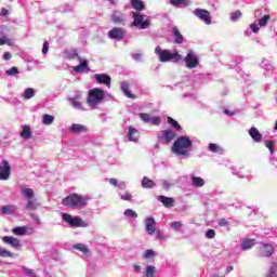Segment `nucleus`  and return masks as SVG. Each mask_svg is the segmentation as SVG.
Returning a JSON list of instances; mask_svg holds the SVG:
<instances>
[{"mask_svg": "<svg viewBox=\"0 0 277 277\" xmlns=\"http://www.w3.org/2000/svg\"><path fill=\"white\" fill-rule=\"evenodd\" d=\"M249 135L252 137L253 142H262L263 141V134L256 129L255 127L250 128Z\"/></svg>", "mask_w": 277, "mask_h": 277, "instance_id": "15", "label": "nucleus"}, {"mask_svg": "<svg viewBox=\"0 0 277 277\" xmlns=\"http://www.w3.org/2000/svg\"><path fill=\"white\" fill-rule=\"evenodd\" d=\"M233 269H234L233 266H227V267H226V273H227V274H230V272H233Z\"/></svg>", "mask_w": 277, "mask_h": 277, "instance_id": "64", "label": "nucleus"}, {"mask_svg": "<svg viewBox=\"0 0 277 277\" xmlns=\"http://www.w3.org/2000/svg\"><path fill=\"white\" fill-rule=\"evenodd\" d=\"M12 174V167L8 160H2L0 166V181L10 180V175Z\"/></svg>", "mask_w": 277, "mask_h": 277, "instance_id": "11", "label": "nucleus"}, {"mask_svg": "<svg viewBox=\"0 0 277 277\" xmlns=\"http://www.w3.org/2000/svg\"><path fill=\"white\" fill-rule=\"evenodd\" d=\"M176 138V132H173L171 129L161 131L158 134V142L161 144H170Z\"/></svg>", "mask_w": 277, "mask_h": 277, "instance_id": "6", "label": "nucleus"}, {"mask_svg": "<svg viewBox=\"0 0 277 277\" xmlns=\"http://www.w3.org/2000/svg\"><path fill=\"white\" fill-rule=\"evenodd\" d=\"M8 14H10V11H8V9L5 8H2L0 12V16H8Z\"/></svg>", "mask_w": 277, "mask_h": 277, "instance_id": "59", "label": "nucleus"}, {"mask_svg": "<svg viewBox=\"0 0 277 277\" xmlns=\"http://www.w3.org/2000/svg\"><path fill=\"white\" fill-rule=\"evenodd\" d=\"M145 226L148 235H155L157 234V237L161 239V230L157 228V222L153 217H147L145 220Z\"/></svg>", "mask_w": 277, "mask_h": 277, "instance_id": "10", "label": "nucleus"}, {"mask_svg": "<svg viewBox=\"0 0 277 277\" xmlns=\"http://www.w3.org/2000/svg\"><path fill=\"white\" fill-rule=\"evenodd\" d=\"M193 14H195L197 18H199V21H202L205 25H211V12H209L208 10L195 9L193 11Z\"/></svg>", "mask_w": 277, "mask_h": 277, "instance_id": "9", "label": "nucleus"}, {"mask_svg": "<svg viewBox=\"0 0 277 277\" xmlns=\"http://www.w3.org/2000/svg\"><path fill=\"white\" fill-rule=\"evenodd\" d=\"M170 4L174 8H180V5H189V0H170Z\"/></svg>", "mask_w": 277, "mask_h": 277, "instance_id": "32", "label": "nucleus"}, {"mask_svg": "<svg viewBox=\"0 0 277 277\" xmlns=\"http://www.w3.org/2000/svg\"><path fill=\"white\" fill-rule=\"evenodd\" d=\"M120 198H121V200L131 202V200H133V195H131V193H126L123 195H120Z\"/></svg>", "mask_w": 277, "mask_h": 277, "instance_id": "46", "label": "nucleus"}, {"mask_svg": "<svg viewBox=\"0 0 277 277\" xmlns=\"http://www.w3.org/2000/svg\"><path fill=\"white\" fill-rule=\"evenodd\" d=\"M131 5L134 10H136V12H142V10L145 8L144 1L142 0H131Z\"/></svg>", "mask_w": 277, "mask_h": 277, "instance_id": "26", "label": "nucleus"}, {"mask_svg": "<svg viewBox=\"0 0 277 277\" xmlns=\"http://www.w3.org/2000/svg\"><path fill=\"white\" fill-rule=\"evenodd\" d=\"M128 138L130 142H137V140H140V132H137V129L130 128Z\"/></svg>", "mask_w": 277, "mask_h": 277, "instance_id": "21", "label": "nucleus"}, {"mask_svg": "<svg viewBox=\"0 0 277 277\" xmlns=\"http://www.w3.org/2000/svg\"><path fill=\"white\" fill-rule=\"evenodd\" d=\"M11 213H14V206H4L1 209L2 215H11Z\"/></svg>", "mask_w": 277, "mask_h": 277, "instance_id": "37", "label": "nucleus"}, {"mask_svg": "<svg viewBox=\"0 0 277 277\" xmlns=\"http://www.w3.org/2000/svg\"><path fill=\"white\" fill-rule=\"evenodd\" d=\"M69 131L71 133H88V127H85L83 124H79V123H74L69 128Z\"/></svg>", "mask_w": 277, "mask_h": 277, "instance_id": "18", "label": "nucleus"}, {"mask_svg": "<svg viewBox=\"0 0 277 277\" xmlns=\"http://www.w3.org/2000/svg\"><path fill=\"white\" fill-rule=\"evenodd\" d=\"M276 269H277V264L276 262H274L272 268L269 269V274L266 277H276Z\"/></svg>", "mask_w": 277, "mask_h": 277, "instance_id": "47", "label": "nucleus"}, {"mask_svg": "<svg viewBox=\"0 0 277 277\" xmlns=\"http://www.w3.org/2000/svg\"><path fill=\"white\" fill-rule=\"evenodd\" d=\"M181 226H183V223H181L179 221H174L171 223V228H173L174 230H179V228H181Z\"/></svg>", "mask_w": 277, "mask_h": 277, "instance_id": "50", "label": "nucleus"}, {"mask_svg": "<svg viewBox=\"0 0 277 277\" xmlns=\"http://www.w3.org/2000/svg\"><path fill=\"white\" fill-rule=\"evenodd\" d=\"M2 241L12 248H21V240H18V238H14L12 236H3Z\"/></svg>", "mask_w": 277, "mask_h": 277, "instance_id": "14", "label": "nucleus"}, {"mask_svg": "<svg viewBox=\"0 0 277 277\" xmlns=\"http://www.w3.org/2000/svg\"><path fill=\"white\" fill-rule=\"evenodd\" d=\"M250 28H251V31H253V34H259V30H260L259 24L253 23L250 25Z\"/></svg>", "mask_w": 277, "mask_h": 277, "instance_id": "56", "label": "nucleus"}, {"mask_svg": "<svg viewBox=\"0 0 277 277\" xmlns=\"http://www.w3.org/2000/svg\"><path fill=\"white\" fill-rule=\"evenodd\" d=\"M272 254H274V246L269 243H264L261 256L269 258L272 256Z\"/></svg>", "mask_w": 277, "mask_h": 277, "instance_id": "20", "label": "nucleus"}, {"mask_svg": "<svg viewBox=\"0 0 277 277\" xmlns=\"http://www.w3.org/2000/svg\"><path fill=\"white\" fill-rule=\"evenodd\" d=\"M36 95V91L31 88H27L25 91H24V98L26 101H29V98H34V96Z\"/></svg>", "mask_w": 277, "mask_h": 277, "instance_id": "34", "label": "nucleus"}, {"mask_svg": "<svg viewBox=\"0 0 277 277\" xmlns=\"http://www.w3.org/2000/svg\"><path fill=\"white\" fill-rule=\"evenodd\" d=\"M63 221L66 222L67 224H69V226H71V228H87L88 223L83 220H81V217L79 216H75L72 217V215L68 214V213H64L63 214Z\"/></svg>", "mask_w": 277, "mask_h": 277, "instance_id": "5", "label": "nucleus"}, {"mask_svg": "<svg viewBox=\"0 0 277 277\" xmlns=\"http://www.w3.org/2000/svg\"><path fill=\"white\" fill-rule=\"evenodd\" d=\"M209 150L211 151V153H222V150H224V149H222V147H220L217 144H215V143H210L209 144Z\"/></svg>", "mask_w": 277, "mask_h": 277, "instance_id": "41", "label": "nucleus"}, {"mask_svg": "<svg viewBox=\"0 0 277 277\" xmlns=\"http://www.w3.org/2000/svg\"><path fill=\"white\" fill-rule=\"evenodd\" d=\"M133 26L138 27V29H148L150 27V19H145L141 13L133 12Z\"/></svg>", "mask_w": 277, "mask_h": 277, "instance_id": "7", "label": "nucleus"}, {"mask_svg": "<svg viewBox=\"0 0 277 277\" xmlns=\"http://www.w3.org/2000/svg\"><path fill=\"white\" fill-rule=\"evenodd\" d=\"M145 277H155V266L147 265Z\"/></svg>", "mask_w": 277, "mask_h": 277, "instance_id": "42", "label": "nucleus"}, {"mask_svg": "<svg viewBox=\"0 0 277 277\" xmlns=\"http://www.w3.org/2000/svg\"><path fill=\"white\" fill-rule=\"evenodd\" d=\"M184 62L186 64V68H197L200 64V61L198 60L196 53L193 50H189L187 55L184 58Z\"/></svg>", "mask_w": 277, "mask_h": 277, "instance_id": "8", "label": "nucleus"}, {"mask_svg": "<svg viewBox=\"0 0 277 277\" xmlns=\"http://www.w3.org/2000/svg\"><path fill=\"white\" fill-rule=\"evenodd\" d=\"M224 114H227L228 116H235V113H233V111H230L228 109H225Z\"/></svg>", "mask_w": 277, "mask_h": 277, "instance_id": "63", "label": "nucleus"}, {"mask_svg": "<svg viewBox=\"0 0 277 277\" xmlns=\"http://www.w3.org/2000/svg\"><path fill=\"white\" fill-rule=\"evenodd\" d=\"M108 182H109L110 185H114V187L118 186V180H116V179H114V177H110V179L108 180Z\"/></svg>", "mask_w": 277, "mask_h": 277, "instance_id": "58", "label": "nucleus"}, {"mask_svg": "<svg viewBox=\"0 0 277 277\" xmlns=\"http://www.w3.org/2000/svg\"><path fill=\"white\" fill-rule=\"evenodd\" d=\"M74 250H79V252H82V254H85V256H90V249L83 243H77L72 246Z\"/></svg>", "mask_w": 277, "mask_h": 277, "instance_id": "23", "label": "nucleus"}, {"mask_svg": "<svg viewBox=\"0 0 277 277\" xmlns=\"http://www.w3.org/2000/svg\"><path fill=\"white\" fill-rule=\"evenodd\" d=\"M87 69H88V61H83L79 65L74 67L75 72H83Z\"/></svg>", "mask_w": 277, "mask_h": 277, "instance_id": "30", "label": "nucleus"}, {"mask_svg": "<svg viewBox=\"0 0 277 277\" xmlns=\"http://www.w3.org/2000/svg\"><path fill=\"white\" fill-rule=\"evenodd\" d=\"M38 208V203H36V201L28 199L27 203H26V209L28 211H36V209Z\"/></svg>", "mask_w": 277, "mask_h": 277, "instance_id": "39", "label": "nucleus"}, {"mask_svg": "<svg viewBox=\"0 0 277 277\" xmlns=\"http://www.w3.org/2000/svg\"><path fill=\"white\" fill-rule=\"evenodd\" d=\"M192 140L187 136H179L171 148L172 153L181 157H189Z\"/></svg>", "mask_w": 277, "mask_h": 277, "instance_id": "2", "label": "nucleus"}, {"mask_svg": "<svg viewBox=\"0 0 277 277\" xmlns=\"http://www.w3.org/2000/svg\"><path fill=\"white\" fill-rule=\"evenodd\" d=\"M219 226L221 227L230 226V223L226 221V219H221L219 220Z\"/></svg>", "mask_w": 277, "mask_h": 277, "instance_id": "53", "label": "nucleus"}, {"mask_svg": "<svg viewBox=\"0 0 277 277\" xmlns=\"http://www.w3.org/2000/svg\"><path fill=\"white\" fill-rule=\"evenodd\" d=\"M42 53L43 55H47V53H49V41L43 42Z\"/></svg>", "mask_w": 277, "mask_h": 277, "instance_id": "55", "label": "nucleus"}, {"mask_svg": "<svg viewBox=\"0 0 277 277\" xmlns=\"http://www.w3.org/2000/svg\"><path fill=\"white\" fill-rule=\"evenodd\" d=\"M6 75L12 77V75H18V68L17 67H12L11 69L6 70Z\"/></svg>", "mask_w": 277, "mask_h": 277, "instance_id": "52", "label": "nucleus"}, {"mask_svg": "<svg viewBox=\"0 0 277 277\" xmlns=\"http://www.w3.org/2000/svg\"><path fill=\"white\" fill-rule=\"evenodd\" d=\"M26 276H34V271L29 268H25Z\"/></svg>", "mask_w": 277, "mask_h": 277, "instance_id": "61", "label": "nucleus"}, {"mask_svg": "<svg viewBox=\"0 0 277 277\" xmlns=\"http://www.w3.org/2000/svg\"><path fill=\"white\" fill-rule=\"evenodd\" d=\"M94 78H95V81H97V83L107 85V88L111 85V77H109V75L107 74H96Z\"/></svg>", "mask_w": 277, "mask_h": 277, "instance_id": "13", "label": "nucleus"}, {"mask_svg": "<svg viewBox=\"0 0 277 277\" xmlns=\"http://www.w3.org/2000/svg\"><path fill=\"white\" fill-rule=\"evenodd\" d=\"M266 148H268L271 155H274V146H276V142L274 141H266L265 142Z\"/></svg>", "mask_w": 277, "mask_h": 277, "instance_id": "43", "label": "nucleus"}, {"mask_svg": "<svg viewBox=\"0 0 277 277\" xmlns=\"http://www.w3.org/2000/svg\"><path fill=\"white\" fill-rule=\"evenodd\" d=\"M111 19H113V23H115V25H118V24H120V23H124V15L123 14H114L113 15V17H111Z\"/></svg>", "mask_w": 277, "mask_h": 277, "instance_id": "36", "label": "nucleus"}, {"mask_svg": "<svg viewBox=\"0 0 277 277\" xmlns=\"http://www.w3.org/2000/svg\"><path fill=\"white\" fill-rule=\"evenodd\" d=\"M3 60H5V61L12 60V54L10 52H4L3 53Z\"/></svg>", "mask_w": 277, "mask_h": 277, "instance_id": "57", "label": "nucleus"}, {"mask_svg": "<svg viewBox=\"0 0 277 277\" xmlns=\"http://www.w3.org/2000/svg\"><path fill=\"white\" fill-rule=\"evenodd\" d=\"M19 137L23 140H31L32 134H31V127L30 126H22V131L19 133Z\"/></svg>", "mask_w": 277, "mask_h": 277, "instance_id": "17", "label": "nucleus"}, {"mask_svg": "<svg viewBox=\"0 0 277 277\" xmlns=\"http://www.w3.org/2000/svg\"><path fill=\"white\" fill-rule=\"evenodd\" d=\"M155 181L148 179L147 176H144L142 180V187H144L145 189H153V187H155Z\"/></svg>", "mask_w": 277, "mask_h": 277, "instance_id": "24", "label": "nucleus"}, {"mask_svg": "<svg viewBox=\"0 0 277 277\" xmlns=\"http://www.w3.org/2000/svg\"><path fill=\"white\" fill-rule=\"evenodd\" d=\"M105 100V91L98 88L91 89L88 94L87 103L90 107L101 105Z\"/></svg>", "mask_w": 277, "mask_h": 277, "instance_id": "4", "label": "nucleus"}, {"mask_svg": "<svg viewBox=\"0 0 277 277\" xmlns=\"http://www.w3.org/2000/svg\"><path fill=\"white\" fill-rule=\"evenodd\" d=\"M150 124H154V126H159V124H161V118H159V117H151V119H150Z\"/></svg>", "mask_w": 277, "mask_h": 277, "instance_id": "49", "label": "nucleus"}, {"mask_svg": "<svg viewBox=\"0 0 277 277\" xmlns=\"http://www.w3.org/2000/svg\"><path fill=\"white\" fill-rule=\"evenodd\" d=\"M133 58H134L136 62H140V60H142V54H140V53L133 54Z\"/></svg>", "mask_w": 277, "mask_h": 277, "instance_id": "60", "label": "nucleus"}, {"mask_svg": "<svg viewBox=\"0 0 277 277\" xmlns=\"http://www.w3.org/2000/svg\"><path fill=\"white\" fill-rule=\"evenodd\" d=\"M206 237L208 239H213L215 237V230L214 229H208L206 233Z\"/></svg>", "mask_w": 277, "mask_h": 277, "instance_id": "51", "label": "nucleus"}, {"mask_svg": "<svg viewBox=\"0 0 277 277\" xmlns=\"http://www.w3.org/2000/svg\"><path fill=\"white\" fill-rule=\"evenodd\" d=\"M21 192H22V195L25 198H27V200H31V198H34V196H36V194L34 193V189L27 188L25 186L22 187Z\"/></svg>", "mask_w": 277, "mask_h": 277, "instance_id": "25", "label": "nucleus"}, {"mask_svg": "<svg viewBox=\"0 0 277 277\" xmlns=\"http://www.w3.org/2000/svg\"><path fill=\"white\" fill-rule=\"evenodd\" d=\"M121 90H122L123 94H126V96L128 98H132V100L136 98V96L133 93H131V90L129 89V83L122 82L121 83Z\"/></svg>", "mask_w": 277, "mask_h": 277, "instance_id": "22", "label": "nucleus"}, {"mask_svg": "<svg viewBox=\"0 0 277 277\" xmlns=\"http://www.w3.org/2000/svg\"><path fill=\"white\" fill-rule=\"evenodd\" d=\"M156 55L159 57V62L166 63V62H181L183 60V56L179 54L177 51L170 52V50H162L161 47H156L155 49Z\"/></svg>", "mask_w": 277, "mask_h": 277, "instance_id": "3", "label": "nucleus"}, {"mask_svg": "<svg viewBox=\"0 0 277 277\" xmlns=\"http://www.w3.org/2000/svg\"><path fill=\"white\" fill-rule=\"evenodd\" d=\"M55 117L49 114H44L42 116V124H45L47 127L51 126L52 122H54Z\"/></svg>", "mask_w": 277, "mask_h": 277, "instance_id": "29", "label": "nucleus"}, {"mask_svg": "<svg viewBox=\"0 0 277 277\" xmlns=\"http://www.w3.org/2000/svg\"><path fill=\"white\" fill-rule=\"evenodd\" d=\"M168 122L169 124H171V127H173V129H176V131H182L183 127H181V124H179V121L174 120L172 117H168Z\"/></svg>", "mask_w": 277, "mask_h": 277, "instance_id": "35", "label": "nucleus"}, {"mask_svg": "<svg viewBox=\"0 0 277 277\" xmlns=\"http://www.w3.org/2000/svg\"><path fill=\"white\" fill-rule=\"evenodd\" d=\"M134 272H136V273L142 272V267L137 264H134Z\"/></svg>", "mask_w": 277, "mask_h": 277, "instance_id": "62", "label": "nucleus"}, {"mask_svg": "<svg viewBox=\"0 0 277 277\" xmlns=\"http://www.w3.org/2000/svg\"><path fill=\"white\" fill-rule=\"evenodd\" d=\"M269 21H272V16L269 14L264 15L259 19V27H266Z\"/></svg>", "mask_w": 277, "mask_h": 277, "instance_id": "33", "label": "nucleus"}, {"mask_svg": "<svg viewBox=\"0 0 277 277\" xmlns=\"http://www.w3.org/2000/svg\"><path fill=\"white\" fill-rule=\"evenodd\" d=\"M140 118L141 120H143V122H150V119L153 118V116L146 113H141Z\"/></svg>", "mask_w": 277, "mask_h": 277, "instance_id": "44", "label": "nucleus"}, {"mask_svg": "<svg viewBox=\"0 0 277 277\" xmlns=\"http://www.w3.org/2000/svg\"><path fill=\"white\" fill-rule=\"evenodd\" d=\"M124 28L114 27L108 31V38H110V40H116L117 42H120V40L124 38Z\"/></svg>", "mask_w": 277, "mask_h": 277, "instance_id": "12", "label": "nucleus"}, {"mask_svg": "<svg viewBox=\"0 0 277 277\" xmlns=\"http://www.w3.org/2000/svg\"><path fill=\"white\" fill-rule=\"evenodd\" d=\"M88 197L74 193L63 198L62 205L69 209H83L88 206Z\"/></svg>", "mask_w": 277, "mask_h": 277, "instance_id": "1", "label": "nucleus"}, {"mask_svg": "<svg viewBox=\"0 0 277 277\" xmlns=\"http://www.w3.org/2000/svg\"><path fill=\"white\" fill-rule=\"evenodd\" d=\"M193 185L195 187H202L205 185V180H202V177L193 176Z\"/></svg>", "mask_w": 277, "mask_h": 277, "instance_id": "40", "label": "nucleus"}, {"mask_svg": "<svg viewBox=\"0 0 277 277\" xmlns=\"http://www.w3.org/2000/svg\"><path fill=\"white\" fill-rule=\"evenodd\" d=\"M241 11L240 10H237L235 11L234 13H232L230 15V19L232 21H238V18H241Z\"/></svg>", "mask_w": 277, "mask_h": 277, "instance_id": "45", "label": "nucleus"}, {"mask_svg": "<svg viewBox=\"0 0 277 277\" xmlns=\"http://www.w3.org/2000/svg\"><path fill=\"white\" fill-rule=\"evenodd\" d=\"M13 235H17L18 237H23V235H27V227H15L12 229Z\"/></svg>", "mask_w": 277, "mask_h": 277, "instance_id": "28", "label": "nucleus"}, {"mask_svg": "<svg viewBox=\"0 0 277 277\" xmlns=\"http://www.w3.org/2000/svg\"><path fill=\"white\" fill-rule=\"evenodd\" d=\"M158 200H160V202L163 205V207H166L167 209H172V207H174V198L172 197H166L163 195H160L158 197Z\"/></svg>", "mask_w": 277, "mask_h": 277, "instance_id": "16", "label": "nucleus"}, {"mask_svg": "<svg viewBox=\"0 0 277 277\" xmlns=\"http://www.w3.org/2000/svg\"><path fill=\"white\" fill-rule=\"evenodd\" d=\"M71 105L76 109H81L83 107V104L81 102H77V101H71Z\"/></svg>", "mask_w": 277, "mask_h": 277, "instance_id": "54", "label": "nucleus"}, {"mask_svg": "<svg viewBox=\"0 0 277 277\" xmlns=\"http://www.w3.org/2000/svg\"><path fill=\"white\" fill-rule=\"evenodd\" d=\"M254 239H245V240H242V242H241V249L242 250H250V249H252V248H254Z\"/></svg>", "mask_w": 277, "mask_h": 277, "instance_id": "27", "label": "nucleus"}, {"mask_svg": "<svg viewBox=\"0 0 277 277\" xmlns=\"http://www.w3.org/2000/svg\"><path fill=\"white\" fill-rule=\"evenodd\" d=\"M155 256L156 253L151 249H147L143 254V259H145V261H155Z\"/></svg>", "mask_w": 277, "mask_h": 277, "instance_id": "31", "label": "nucleus"}, {"mask_svg": "<svg viewBox=\"0 0 277 277\" xmlns=\"http://www.w3.org/2000/svg\"><path fill=\"white\" fill-rule=\"evenodd\" d=\"M0 256L10 258V256H12V252H10L6 249H3V248L0 247Z\"/></svg>", "mask_w": 277, "mask_h": 277, "instance_id": "48", "label": "nucleus"}, {"mask_svg": "<svg viewBox=\"0 0 277 277\" xmlns=\"http://www.w3.org/2000/svg\"><path fill=\"white\" fill-rule=\"evenodd\" d=\"M172 31L175 44H183V40H185V38L181 34V30H179V27L174 26Z\"/></svg>", "mask_w": 277, "mask_h": 277, "instance_id": "19", "label": "nucleus"}, {"mask_svg": "<svg viewBox=\"0 0 277 277\" xmlns=\"http://www.w3.org/2000/svg\"><path fill=\"white\" fill-rule=\"evenodd\" d=\"M123 215L126 217H131L132 220H135V217H137V212L133 211L132 209H126Z\"/></svg>", "mask_w": 277, "mask_h": 277, "instance_id": "38", "label": "nucleus"}]
</instances>
